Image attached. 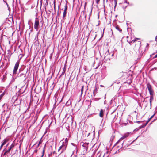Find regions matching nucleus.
<instances>
[{
    "label": "nucleus",
    "mask_w": 157,
    "mask_h": 157,
    "mask_svg": "<svg viewBox=\"0 0 157 157\" xmlns=\"http://www.w3.org/2000/svg\"><path fill=\"white\" fill-rule=\"evenodd\" d=\"M132 134L131 133H125L124 136L123 137H127L128 136H130Z\"/></svg>",
    "instance_id": "13"
},
{
    "label": "nucleus",
    "mask_w": 157,
    "mask_h": 157,
    "mask_svg": "<svg viewBox=\"0 0 157 157\" xmlns=\"http://www.w3.org/2000/svg\"><path fill=\"white\" fill-rule=\"evenodd\" d=\"M3 145H4L2 144L0 146V150L1 149V148H2V147L3 146Z\"/></svg>",
    "instance_id": "30"
},
{
    "label": "nucleus",
    "mask_w": 157,
    "mask_h": 157,
    "mask_svg": "<svg viewBox=\"0 0 157 157\" xmlns=\"http://www.w3.org/2000/svg\"><path fill=\"white\" fill-rule=\"evenodd\" d=\"M64 141H65V142H64V144H65V145L66 146L67 144V142L68 141V139H67V138H66Z\"/></svg>",
    "instance_id": "19"
},
{
    "label": "nucleus",
    "mask_w": 157,
    "mask_h": 157,
    "mask_svg": "<svg viewBox=\"0 0 157 157\" xmlns=\"http://www.w3.org/2000/svg\"><path fill=\"white\" fill-rule=\"evenodd\" d=\"M102 155H103L104 157H107L109 156V152L108 151H106L105 152H104L103 151Z\"/></svg>",
    "instance_id": "11"
},
{
    "label": "nucleus",
    "mask_w": 157,
    "mask_h": 157,
    "mask_svg": "<svg viewBox=\"0 0 157 157\" xmlns=\"http://www.w3.org/2000/svg\"><path fill=\"white\" fill-rule=\"evenodd\" d=\"M20 76L24 77V78L25 79V75L24 73H21L20 74Z\"/></svg>",
    "instance_id": "20"
},
{
    "label": "nucleus",
    "mask_w": 157,
    "mask_h": 157,
    "mask_svg": "<svg viewBox=\"0 0 157 157\" xmlns=\"http://www.w3.org/2000/svg\"><path fill=\"white\" fill-rule=\"evenodd\" d=\"M154 115H152V116L150 117V118L151 119V118H152L153 117H154Z\"/></svg>",
    "instance_id": "34"
},
{
    "label": "nucleus",
    "mask_w": 157,
    "mask_h": 157,
    "mask_svg": "<svg viewBox=\"0 0 157 157\" xmlns=\"http://www.w3.org/2000/svg\"><path fill=\"white\" fill-rule=\"evenodd\" d=\"M86 4H87L86 2H85V7L86 6Z\"/></svg>",
    "instance_id": "35"
},
{
    "label": "nucleus",
    "mask_w": 157,
    "mask_h": 157,
    "mask_svg": "<svg viewBox=\"0 0 157 157\" xmlns=\"http://www.w3.org/2000/svg\"><path fill=\"white\" fill-rule=\"evenodd\" d=\"M37 151H38L37 150V149H36V150H34V152L36 153L37 152Z\"/></svg>",
    "instance_id": "32"
},
{
    "label": "nucleus",
    "mask_w": 157,
    "mask_h": 157,
    "mask_svg": "<svg viewBox=\"0 0 157 157\" xmlns=\"http://www.w3.org/2000/svg\"><path fill=\"white\" fill-rule=\"evenodd\" d=\"M115 28L116 30H117L118 31L120 32L122 31V29L121 28H120L119 26L118 25L115 27Z\"/></svg>",
    "instance_id": "16"
},
{
    "label": "nucleus",
    "mask_w": 157,
    "mask_h": 157,
    "mask_svg": "<svg viewBox=\"0 0 157 157\" xmlns=\"http://www.w3.org/2000/svg\"><path fill=\"white\" fill-rule=\"evenodd\" d=\"M57 155L55 151L51 152V153L49 155V156H51L52 157H57Z\"/></svg>",
    "instance_id": "10"
},
{
    "label": "nucleus",
    "mask_w": 157,
    "mask_h": 157,
    "mask_svg": "<svg viewBox=\"0 0 157 157\" xmlns=\"http://www.w3.org/2000/svg\"><path fill=\"white\" fill-rule=\"evenodd\" d=\"M66 65H65L64 66V67L63 68V72L62 74V75H63L65 73L66 71Z\"/></svg>",
    "instance_id": "17"
},
{
    "label": "nucleus",
    "mask_w": 157,
    "mask_h": 157,
    "mask_svg": "<svg viewBox=\"0 0 157 157\" xmlns=\"http://www.w3.org/2000/svg\"><path fill=\"white\" fill-rule=\"evenodd\" d=\"M114 2V3H115V7L116 6V5L117 4V0H113Z\"/></svg>",
    "instance_id": "25"
},
{
    "label": "nucleus",
    "mask_w": 157,
    "mask_h": 157,
    "mask_svg": "<svg viewBox=\"0 0 157 157\" xmlns=\"http://www.w3.org/2000/svg\"><path fill=\"white\" fill-rule=\"evenodd\" d=\"M99 115L101 117H102L104 115V112L102 109H101L100 110Z\"/></svg>",
    "instance_id": "12"
},
{
    "label": "nucleus",
    "mask_w": 157,
    "mask_h": 157,
    "mask_svg": "<svg viewBox=\"0 0 157 157\" xmlns=\"http://www.w3.org/2000/svg\"><path fill=\"white\" fill-rule=\"evenodd\" d=\"M1 98H2L1 97H0V100H1Z\"/></svg>",
    "instance_id": "37"
},
{
    "label": "nucleus",
    "mask_w": 157,
    "mask_h": 157,
    "mask_svg": "<svg viewBox=\"0 0 157 157\" xmlns=\"http://www.w3.org/2000/svg\"><path fill=\"white\" fill-rule=\"evenodd\" d=\"M39 24V20L38 18H36L35 20L34 25V28L36 31L38 29Z\"/></svg>",
    "instance_id": "3"
},
{
    "label": "nucleus",
    "mask_w": 157,
    "mask_h": 157,
    "mask_svg": "<svg viewBox=\"0 0 157 157\" xmlns=\"http://www.w3.org/2000/svg\"><path fill=\"white\" fill-rule=\"evenodd\" d=\"M157 57V54L155 55V56L154 57V58H156Z\"/></svg>",
    "instance_id": "33"
},
{
    "label": "nucleus",
    "mask_w": 157,
    "mask_h": 157,
    "mask_svg": "<svg viewBox=\"0 0 157 157\" xmlns=\"http://www.w3.org/2000/svg\"><path fill=\"white\" fill-rule=\"evenodd\" d=\"M68 120L70 119V122H71V123H72V120L71 119H69V118H68Z\"/></svg>",
    "instance_id": "29"
},
{
    "label": "nucleus",
    "mask_w": 157,
    "mask_h": 157,
    "mask_svg": "<svg viewBox=\"0 0 157 157\" xmlns=\"http://www.w3.org/2000/svg\"><path fill=\"white\" fill-rule=\"evenodd\" d=\"M153 94H152L150 95L151 96L150 97V102L151 103V102L153 99Z\"/></svg>",
    "instance_id": "15"
},
{
    "label": "nucleus",
    "mask_w": 157,
    "mask_h": 157,
    "mask_svg": "<svg viewBox=\"0 0 157 157\" xmlns=\"http://www.w3.org/2000/svg\"><path fill=\"white\" fill-rule=\"evenodd\" d=\"M94 90H95L94 89Z\"/></svg>",
    "instance_id": "40"
},
{
    "label": "nucleus",
    "mask_w": 157,
    "mask_h": 157,
    "mask_svg": "<svg viewBox=\"0 0 157 157\" xmlns=\"http://www.w3.org/2000/svg\"><path fill=\"white\" fill-rule=\"evenodd\" d=\"M147 86L149 90L150 95H152V94H154V91L151 85L149 83H148L147 85Z\"/></svg>",
    "instance_id": "4"
},
{
    "label": "nucleus",
    "mask_w": 157,
    "mask_h": 157,
    "mask_svg": "<svg viewBox=\"0 0 157 157\" xmlns=\"http://www.w3.org/2000/svg\"><path fill=\"white\" fill-rule=\"evenodd\" d=\"M100 1V0H96V2L97 4H98Z\"/></svg>",
    "instance_id": "28"
},
{
    "label": "nucleus",
    "mask_w": 157,
    "mask_h": 157,
    "mask_svg": "<svg viewBox=\"0 0 157 157\" xmlns=\"http://www.w3.org/2000/svg\"><path fill=\"white\" fill-rule=\"evenodd\" d=\"M84 86H82L81 88V94H82L83 93V89Z\"/></svg>",
    "instance_id": "27"
},
{
    "label": "nucleus",
    "mask_w": 157,
    "mask_h": 157,
    "mask_svg": "<svg viewBox=\"0 0 157 157\" xmlns=\"http://www.w3.org/2000/svg\"><path fill=\"white\" fill-rule=\"evenodd\" d=\"M43 155H42L41 157H43Z\"/></svg>",
    "instance_id": "39"
},
{
    "label": "nucleus",
    "mask_w": 157,
    "mask_h": 157,
    "mask_svg": "<svg viewBox=\"0 0 157 157\" xmlns=\"http://www.w3.org/2000/svg\"><path fill=\"white\" fill-rule=\"evenodd\" d=\"M45 147H44V148H43V150L42 155H43V156H44V152H45Z\"/></svg>",
    "instance_id": "26"
},
{
    "label": "nucleus",
    "mask_w": 157,
    "mask_h": 157,
    "mask_svg": "<svg viewBox=\"0 0 157 157\" xmlns=\"http://www.w3.org/2000/svg\"><path fill=\"white\" fill-rule=\"evenodd\" d=\"M88 148L86 147H84L83 151L81 152V154L82 155H86L87 153Z\"/></svg>",
    "instance_id": "9"
},
{
    "label": "nucleus",
    "mask_w": 157,
    "mask_h": 157,
    "mask_svg": "<svg viewBox=\"0 0 157 157\" xmlns=\"http://www.w3.org/2000/svg\"><path fill=\"white\" fill-rule=\"evenodd\" d=\"M124 138H120L119 140L116 142V144H117L119 143L120 141L122 140H123V139Z\"/></svg>",
    "instance_id": "22"
},
{
    "label": "nucleus",
    "mask_w": 157,
    "mask_h": 157,
    "mask_svg": "<svg viewBox=\"0 0 157 157\" xmlns=\"http://www.w3.org/2000/svg\"><path fill=\"white\" fill-rule=\"evenodd\" d=\"M14 144H12L10 146L8 149L6 150V151L4 152V155H6L7 153L9 152L11 150V149L14 147Z\"/></svg>",
    "instance_id": "6"
},
{
    "label": "nucleus",
    "mask_w": 157,
    "mask_h": 157,
    "mask_svg": "<svg viewBox=\"0 0 157 157\" xmlns=\"http://www.w3.org/2000/svg\"><path fill=\"white\" fill-rule=\"evenodd\" d=\"M8 140H8V139H5L2 142V144L4 145L8 141Z\"/></svg>",
    "instance_id": "18"
},
{
    "label": "nucleus",
    "mask_w": 157,
    "mask_h": 157,
    "mask_svg": "<svg viewBox=\"0 0 157 157\" xmlns=\"http://www.w3.org/2000/svg\"><path fill=\"white\" fill-rule=\"evenodd\" d=\"M95 37H94V39L95 38V37L96 36V34H95Z\"/></svg>",
    "instance_id": "36"
},
{
    "label": "nucleus",
    "mask_w": 157,
    "mask_h": 157,
    "mask_svg": "<svg viewBox=\"0 0 157 157\" xmlns=\"http://www.w3.org/2000/svg\"><path fill=\"white\" fill-rule=\"evenodd\" d=\"M121 40H120L119 41H118L117 39H115V42H116V44L118 43L119 42V44H120L121 42Z\"/></svg>",
    "instance_id": "21"
},
{
    "label": "nucleus",
    "mask_w": 157,
    "mask_h": 157,
    "mask_svg": "<svg viewBox=\"0 0 157 157\" xmlns=\"http://www.w3.org/2000/svg\"><path fill=\"white\" fill-rule=\"evenodd\" d=\"M8 144H7V145H6V146H7L8 145Z\"/></svg>",
    "instance_id": "38"
},
{
    "label": "nucleus",
    "mask_w": 157,
    "mask_h": 157,
    "mask_svg": "<svg viewBox=\"0 0 157 157\" xmlns=\"http://www.w3.org/2000/svg\"><path fill=\"white\" fill-rule=\"evenodd\" d=\"M102 152H99L97 154V157H104L103 155H102Z\"/></svg>",
    "instance_id": "14"
},
{
    "label": "nucleus",
    "mask_w": 157,
    "mask_h": 157,
    "mask_svg": "<svg viewBox=\"0 0 157 157\" xmlns=\"http://www.w3.org/2000/svg\"><path fill=\"white\" fill-rule=\"evenodd\" d=\"M90 134V133L87 132L86 131H83L82 134V136L83 137H86L88 136Z\"/></svg>",
    "instance_id": "8"
},
{
    "label": "nucleus",
    "mask_w": 157,
    "mask_h": 157,
    "mask_svg": "<svg viewBox=\"0 0 157 157\" xmlns=\"http://www.w3.org/2000/svg\"><path fill=\"white\" fill-rule=\"evenodd\" d=\"M126 42L122 43V45L124 46V48L127 50H129L131 48V46L132 44L135 45V47L133 48L134 50L138 49L140 47L141 42L140 41H137V40H140V39L136 38L135 40H132V37L128 36L126 37Z\"/></svg>",
    "instance_id": "1"
},
{
    "label": "nucleus",
    "mask_w": 157,
    "mask_h": 157,
    "mask_svg": "<svg viewBox=\"0 0 157 157\" xmlns=\"http://www.w3.org/2000/svg\"><path fill=\"white\" fill-rule=\"evenodd\" d=\"M60 143H61L62 145H61L58 150V151H59L60 149H62V151L61 152V153L63 152V151L65 150L66 146L64 144L63 140L60 141Z\"/></svg>",
    "instance_id": "2"
},
{
    "label": "nucleus",
    "mask_w": 157,
    "mask_h": 157,
    "mask_svg": "<svg viewBox=\"0 0 157 157\" xmlns=\"http://www.w3.org/2000/svg\"><path fill=\"white\" fill-rule=\"evenodd\" d=\"M43 136H44V135H43V136H42V137H43Z\"/></svg>",
    "instance_id": "41"
},
{
    "label": "nucleus",
    "mask_w": 157,
    "mask_h": 157,
    "mask_svg": "<svg viewBox=\"0 0 157 157\" xmlns=\"http://www.w3.org/2000/svg\"><path fill=\"white\" fill-rule=\"evenodd\" d=\"M67 4H66L64 6V10L63 14V18H64L66 17V14L67 13Z\"/></svg>",
    "instance_id": "7"
},
{
    "label": "nucleus",
    "mask_w": 157,
    "mask_h": 157,
    "mask_svg": "<svg viewBox=\"0 0 157 157\" xmlns=\"http://www.w3.org/2000/svg\"><path fill=\"white\" fill-rule=\"evenodd\" d=\"M155 40L157 42V36H156L155 39Z\"/></svg>",
    "instance_id": "31"
},
{
    "label": "nucleus",
    "mask_w": 157,
    "mask_h": 157,
    "mask_svg": "<svg viewBox=\"0 0 157 157\" xmlns=\"http://www.w3.org/2000/svg\"><path fill=\"white\" fill-rule=\"evenodd\" d=\"M19 64V62H17L16 63L13 70V74H16L17 73V71L18 69Z\"/></svg>",
    "instance_id": "5"
},
{
    "label": "nucleus",
    "mask_w": 157,
    "mask_h": 157,
    "mask_svg": "<svg viewBox=\"0 0 157 157\" xmlns=\"http://www.w3.org/2000/svg\"><path fill=\"white\" fill-rule=\"evenodd\" d=\"M42 138H41V139L40 140V141H39V144H38V146H39V145L42 142L43 140H42Z\"/></svg>",
    "instance_id": "24"
},
{
    "label": "nucleus",
    "mask_w": 157,
    "mask_h": 157,
    "mask_svg": "<svg viewBox=\"0 0 157 157\" xmlns=\"http://www.w3.org/2000/svg\"><path fill=\"white\" fill-rule=\"evenodd\" d=\"M151 120V119L150 118H149L148 119L147 121L146 122V124L144 125V126H146L147 124Z\"/></svg>",
    "instance_id": "23"
}]
</instances>
